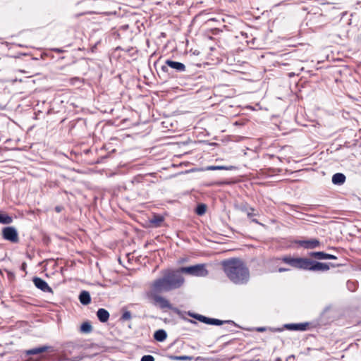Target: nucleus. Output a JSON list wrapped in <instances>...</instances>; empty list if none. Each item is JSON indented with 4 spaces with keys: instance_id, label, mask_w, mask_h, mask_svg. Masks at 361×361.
<instances>
[{
    "instance_id": "nucleus-1",
    "label": "nucleus",
    "mask_w": 361,
    "mask_h": 361,
    "mask_svg": "<svg viewBox=\"0 0 361 361\" xmlns=\"http://www.w3.org/2000/svg\"><path fill=\"white\" fill-rule=\"evenodd\" d=\"M204 277L207 276L208 271L205 264H198L190 267H183L177 269L163 271L162 276L157 281L155 286L159 290H173L180 288L185 283L183 274Z\"/></svg>"
},
{
    "instance_id": "nucleus-2",
    "label": "nucleus",
    "mask_w": 361,
    "mask_h": 361,
    "mask_svg": "<svg viewBox=\"0 0 361 361\" xmlns=\"http://www.w3.org/2000/svg\"><path fill=\"white\" fill-rule=\"evenodd\" d=\"M226 276L235 284H245L250 279V271L245 263L238 258H231L221 262Z\"/></svg>"
},
{
    "instance_id": "nucleus-3",
    "label": "nucleus",
    "mask_w": 361,
    "mask_h": 361,
    "mask_svg": "<svg viewBox=\"0 0 361 361\" xmlns=\"http://www.w3.org/2000/svg\"><path fill=\"white\" fill-rule=\"evenodd\" d=\"M281 260L295 269L311 271H326L329 270L330 267H337L340 266V264L333 263L320 262L307 257L285 256L281 258Z\"/></svg>"
},
{
    "instance_id": "nucleus-4",
    "label": "nucleus",
    "mask_w": 361,
    "mask_h": 361,
    "mask_svg": "<svg viewBox=\"0 0 361 361\" xmlns=\"http://www.w3.org/2000/svg\"><path fill=\"white\" fill-rule=\"evenodd\" d=\"M159 279V278L155 279L151 285V298L153 300V304L154 305H159V308L161 310L169 309L174 312H178V310L174 308L167 299L159 295V293L170 292L171 290H159L156 288L155 284Z\"/></svg>"
},
{
    "instance_id": "nucleus-5",
    "label": "nucleus",
    "mask_w": 361,
    "mask_h": 361,
    "mask_svg": "<svg viewBox=\"0 0 361 361\" xmlns=\"http://www.w3.org/2000/svg\"><path fill=\"white\" fill-rule=\"evenodd\" d=\"M188 315L190 316L191 317L195 318V319L202 322V323L209 324V325L219 326V325H222L225 323L231 324L233 325L235 324V322L231 320H220V319H214V318H209L204 315L196 314V313H192L190 312H188Z\"/></svg>"
},
{
    "instance_id": "nucleus-6",
    "label": "nucleus",
    "mask_w": 361,
    "mask_h": 361,
    "mask_svg": "<svg viewBox=\"0 0 361 361\" xmlns=\"http://www.w3.org/2000/svg\"><path fill=\"white\" fill-rule=\"evenodd\" d=\"M2 236L4 239L12 243H18L19 240L17 230L12 226L4 228L2 230Z\"/></svg>"
},
{
    "instance_id": "nucleus-7",
    "label": "nucleus",
    "mask_w": 361,
    "mask_h": 361,
    "mask_svg": "<svg viewBox=\"0 0 361 361\" xmlns=\"http://www.w3.org/2000/svg\"><path fill=\"white\" fill-rule=\"evenodd\" d=\"M168 67L175 69L178 72H184L185 71V66L183 63L174 61L170 59H167L165 61V65L161 66V70L164 73H168Z\"/></svg>"
},
{
    "instance_id": "nucleus-8",
    "label": "nucleus",
    "mask_w": 361,
    "mask_h": 361,
    "mask_svg": "<svg viewBox=\"0 0 361 361\" xmlns=\"http://www.w3.org/2000/svg\"><path fill=\"white\" fill-rule=\"evenodd\" d=\"M298 244L305 249H314L319 247L321 245V243L317 239L312 238L307 240H299Z\"/></svg>"
},
{
    "instance_id": "nucleus-9",
    "label": "nucleus",
    "mask_w": 361,
    "mask_h": 361,
    "mask_svg": "<svg viewBox=\"0 0 361 361\" xmlns=\"http://www.w3.org/2000/svg\"><path fill=\"white\" fill-rule=\"evenodd\" d=\"M33 283L37 288L42 290L43 292H46V293H51L52 292V289L51 287L49 286L48 283L44 280H43L42 279H41L39 277H34Z\"/></svg>"
},
{
    "instance_id": "nucleus-10",
    "label": "nucleus",
    "mask_w": 361,
    "mask_h": 361,
    "mask_svg": "<svg viewBox=\"0 0 361 361\" xmlns=\"http://www.w3.org/2000/svg\"><path fill=\"white\" fill-rule=\"evenodd\" d=\"M238 209L243 212H245L249 219L253 216H257V214L254 213L255 210L253 207H250L247 203H243L238 207Z\"/></svg>"
},
{
    "instance_id": "nucleus-11",
    "label": "nucleus",
    "mask_w": 361,
    "mask_h": 361,
    "mask_svg": "<svg viewBox=\"0 0 361 361\" xmlns=\"http://www.w3.org/2000/svg\"><path fill=\"white\" fill-rule=\"evenodd\" d=\"M308 323L288 324L285 326L288 330L292 331H305L308 326Z\"/></svg>"
},
{
    "instance_id": "nucleus-12",
    "label": "nucleus",
    "mask_w": 361,
    "mask_h": 361,
    "mask_svg": "<svg viewBox=\"0 0 361 361\" xmlns=\"http://www.w3.org/2000/svg\"><path fill=\"white\" fill-rule=\"evenodd\" d=\"M97 317L99 322L104 323L109 320V313L104 308H99L97 312Z\"/></svg>"
},
{
    "instance_id": "nucleus-13",
    "label": "nucleus",
    "mask_w": 361,
    "mask_h": 361,
    "mask_svg": "<svg viewBox=\"0 0 361 361\" xmlns=\"http://www.w3.org/2000/svg\"><path fill=\"white\" fill-rule=\"evenodd\" d=\"M345 176L342 173H336L332 177V183L334 185H341L345 181Z\"/></svg>"
},
{
    "instance_id": "nucleus-14",
    "label": "nucleus",
    "mask_w": 361,
    "mask_h": 361,
    "mask_svg": "<svg viewBox=\"0 0 361 361\" xmlns=\"http://www.w3.org/2000/svg\"><path fill=\"white\" fill-rule=\"evenodd\" d=\"M79 300L81 304L87 305L91 302L90 294L87 290H82L79 295Z\"/></svg>"
},
{
    "instance_id": "nucleus-15",
    "label": "nucleus",
    "mask_w": 361,
    "mask_h": 361,
    "mask_svg": "<svg viewBox=\"0 0 361 361\" xmlns=\"http://www.w3.org/2000/svg\"><path fill=\"white\" fill-rule=\"evenodd\" d=\"M50 348H51V346L42 345V346H39V347H37V348H32V349H30V350H27L26 351V354L27 355H37V354H39V353H42L46 352L47 350H48Z\"/></svg>"
},
{
    "instance_id": "nucleus-16",
    "label": "nucleus",
    "mask_w": 361,
    "mask_h": 361,
    "mask_svg": "<svg viewBox=\"0 0 361 361\" xmlns=\"http://www.w3.org/2000/svg\"><path fill=\"white\" fill-rule=\"evenodd\" d=\"M164 221V218L161 215L154 214L153 216L149 219V222L154 227H160L161 223Z\"/></svg>"
},
{
    "instance_id": "nucleus-17",
    "label": "nucleus",
    "mask_w": 361,
    "mask_h": 361,
    "mask_svg": "<svg viewBox=\"0 0 361 361\" xmlns=\"http://www.w3.org/2000/svg\"><path fill=\"white\" fill-rule=\"evenodd\" d=\"M167 337V334L164 329H159L156 331L154 334V338L159 342H162L166 340Z\"/></svg>"
},
{
    "instance_id": "nucleus-18",
    "label": "nucleus",
    "mask_w": 361,
    "mask_h": 361,
    "mask_svg": "<svg viewBox=\"0 0 361 361\" xmlns=\"http://www.w3.org/2000/svg\"><path fill=\"white\" fill-rule=\"evenodd\" d=\"M13 221V218L4 213L0 212V223L3 224H10Z\"/></svg>"
},
{
    "instance_id": "nucleus-19",
    "label": "nucleus",
    "mask_w": 361,
    "mask_h": 361,
    "mask_svg": "<svg viewBox=\"0 0 361 361\" xmlns=\"http://www.w3.org/2000/svg\"><path fill=\"white\" fill-rule=\"evenodd\" d=\"M310 257L315 258L319 260L325 259L326 252H311L308 254Z\"/></svg>"
},
{
    "instance_id": "nucleus-20",
    "label": "nucleus",
    "mask_w": 361,
    "mask_h": 361,
    "mask_svg": "<svg viewBox=\"0 0 361 361\" xmlns=\"http://www.w3.org/2000/svg\"><path fill=\"white\" fill-rule=\"evenodd\" d=\"M92 326L88 322H83L80 326V331L84 334H89L92 332Z\"/></svg>"
},
{
    "instance_id": "nucleus-21",
    "label": "nucleus",
    "mask_w": 361,
    "mask_h": 361,
    "mask_svg": "<svg viewBox=\"0 0 361 361\" xmlns=\"http://www.w3.org/2000/svg\"><path fill=\"white\" fill-rule=\"evenodd\" d=\"M235 169L233 166H209L207 167V170L215 171V170H232Z\"/></svg>"
},
{
    "instance_id": "nucleus-22",
    "label": "nucleus",
    "mask_w": 361,
    "mask_h": 361,
    "mask_svg": "<svg viewBox=\"0 0 361 361\" xmlns=\"http://www.w3.org/2000/svg\"><path fill=\"white\" fill-rule=\"evenodd\" d=\"M206 210H207L206 204H199L195 209V212L197 214L202 216L205 214Z\"/></svg>"
},
{
    "instance_id": "nucleus-23",
    "label": "nucleus",
    "mask_w": 361,
    "mask_h": 361,
    "mask_svg": "<svg viewBox=\"0 0 361 361\" xmlns=\"http://www.w3.org/2000/svg\"><path fill=\"white\" fill-rule=\"evenodd\" d=\"M172 360H192L193 359L191 356L182 355V356H176L172 355L170 357Z\"/></svg>"
},
{
    "instance_id": "nucleus-24",
    "label": "nucleus",
    "mask_w": 361,
    "mask_h": 361,
    "mask_svg": "<svg viewBox=\"0 0 361 361\" xmlns=\"http://www.w3.org/2000/svg\"><path fill=\"white\" fill-rule=\"evenodd\" d=\"M131 317H132L131 312L130 311L127 310V311L123 312V313L122 314L121 320H122V321L130 320L131 319Z\"/></svg>"
},
{
    "instance_id": "nucleus-25",
    "label": "nucleus",
    "mask_w": 361,
    "mask_h": 361,
    "mask_svg": "<svg viewBox=\"0 0 361 361\" xmlns=\"http://www.w3.org/2000/svg\"><path fill=\"white\" fill-rule=\"evenodd\" d=\"M141 361H154V357L152 355H144L141 358Z\"/></svg>"
},
{
    "instance_id": "nucleus-26",
    "label": "nucleus",
    "mask_w": 361,
    "mask_h": 361,
    "mask_svg": "<svg viewBox=\"0 0 361 361\" xmlns=\"http://www.w3.org/2000/svg\"><path fill=\"white\" fill-rule=\"evenodd\" d=\"M337 259L336 256H335L334 255L326 253L325 259Z\"/></svg>"
},
{
    "instance_id": "nucleus-27",
    "label": "nucleus",
    "mask_w": 361,
    "mask_h": 361,
    "mask_svg": "<svg viewBox=\"0 0 361 361\" xmlns=\"http://www.w3.org/2000/svg\"><path fill=\"white\" fill-rule=\"evenodd\" d=\"M64 207L61 205L56 206L54 209L57 213H60L61 211H63Z\"/></svg>"
},
{
    "instance_id": "nucleus-28",
    "label": "nucleus",
    "mask_w": 361,
    "mask_h": 361,
    "mask_svg": "<svg viewBox=\"0 0 361 361\" xmlns=\"http://www.w3.org/2000/svg\"><path fill=\"white\" fill-rule=\"evenodd\" d=\"M226 183H227L226 182H215V183H210L208 185H209V186H212V185H222L226 184Z\"/></svg>"
},
{
    "instance_id": "nucleus-29",
    "label": "nucleus",
    "mask_w": 361,
    "mask_h": 361,
    "mask_svg": "<svg viewBox=\"0 0 361 361\" xmlns=\"http://www.w3.org/2000/svg\"><path fill=\"white\" fill-rule=\"evenodd\" d=\"M290 269H288V268H283V267H281L279 269V272H285V271H289Z\"/></svg>"
},
{
    "instance_id": "nucleus-30",
    "label": "nucleus",
    "mask_w": 361,
    "mask_h": 361,
    "mask_svg": "<svg viewBox=\"0 0 361 361\" xmlns=\"http://www.w3.org/2000/svg\"><path fill=\"white\" fill-rule=\"evenodd\" d=\"M256 330L259 332H263V331H266V328L265 327H258L256 329Z\"/></svg>"
},
{
    "instance_id": "nucleus-31",
    "label": "nucleus",
    "mask_w": 361,
    "mask_h": 361,
    "mask_svg": "<svg viewBox=\"0 0 361 361\" xmlns=\"http://www.w3.org/2000/svg\"><path fill=\"white\" fill-rule=\"evenodd\" d=\"M188 322L191 323V324H197V322L194 321V320H192V319H185Z\"/></svg>"
},
{
    "instance_id": "nucleus-32",
    "label": "nucleus",
    "mask_w": 361,
    "mask_h": 361,
    "mask_svg": "<svg viewBox=\"0 0 361 361\" xmlns=\"http://www.w3.org/2000/svg\"><path fill=\"white\" fill-rule=\"evenodd\" d=\"M251 221L255 224H261L256 219H252Z\"/></svg>"
},
{
    "instance_id": "nucleus-33",
    "label": "nucleus",
    "mask_w": 361,
    "mask_h": 361,
    "mask_svg": "<svg viewBox=\"0 0 361 361\" xmlns=\"http://www.w3.org/2000/svg\"><path fill=\"white\" fill-rule=\"evenodd\" d=\"M25 267H26V264L24 262V263H23V264H22L21 269H22L23 270H25Z\"/></svg>"
},
{
    "instance_id": "nucleus-34",
    "label": "nucleus",
    "mask_w": 361,
    "mask_h": 361,
    "mask_svg": "<svg viewBox=\"0 0 361 361\" xmlns=\"http://www.w3.org/2000/svg\"><path fill=\"white\" fill-rule=\"evenodd\" d=\"M55 51L58 52V53H61L63 52V50L60 49H54Z\"/></svg>"
}]
</instances>
